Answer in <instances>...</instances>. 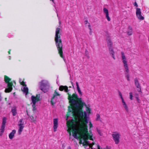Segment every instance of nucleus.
<instances>
[{
	"mask_svg": "<svg viewBox=\"0 0 149 149\" xmlns=\"http://www.w3.org/2000/svg\"><path fill=\"white\" fill-rule=\"evenodd\" d=\"M86 131H87V129H86Z\"/></svg>",
	"mask_w": 149,
	"mask_h": 149,
	"instance_id": "53",
	"label": "nucleus"
},
{
	"mask_svg": "<svg viewBox=\"0 0 149 149\" xmlns=\"http://www.w3.org/2000/svg\"><path fill=\"white\" fill-rule=\"evenodd\" d=\"M23 119L22 118L20 119L19 122V124L18 125V126H23L24 125V122H23Z\"/></svg>",
	"mask_w": 149,
	"mask_h": 149,
	"instance_id": "26",
	"label": "nucleus"
},
{
	"mask_svg": "<svg viewBox=\"0 0 149 149\" xmlns=\"http://www.w3.org/2000/svg\"><path fill=\"white\" fill-rule=\"evenodd\" d=\"M113 139L116 144H118L120 141V139L121 136L120 134L117 132H114L112 134Z\"/></svg>",
	"mask_w": 149,
	"mask_h": 149,
	"instance_id": "4",
	"label": "nucleus"
},
{
	"mask_svg": "<svg viewBox=\"0 0 149 149\" xmlns=\"http://www.w3.org/2000/svg\"><path fill=\"white\" fill-rule=\"evenodd\" d=\"M130 99L131 100H132L133 95H132V93H130Z\"/></svg>",
	"mask_w": 149,
	"mask_h": 149,
	"instance_id": "33",
	"label": "nucleus"
},
{
	"mask_svg": "<svg viewBox=\"0 0 149 149\" xmlns=\"http://www.w3.org/2000/svg\"><path fill=\"white\" fill-rule=\"evenodd\" d=\"M84 116L85 118H87V113L86 112L84 111Z\"/></svg>",
	"mask_w": 149,
	"mask_h": 149,
	"instance_id": "34",
	"label": "nucleus"
},
{
	"mask_svg": "<svg viewBox=\"0 0 149 149\" xmlns=\"http://www.w3.org/2000/svg\"><path fill=\"white\" fill-rule=\"evenodd\" d=\"M57 16L58 17V15L57 14Z\"/></svg>",
	"mask_w": 149,
	"mask_h": 149,
	"instance_id": "54",
	"label": "nucleus"
},
{
	"mask_svg": "<svg viewBox=\"0 0 149 149\" xmlns=\"http://www.w3.org/2000/svg\"><path fill=\"white\" fill-rule=\"evenodd\" d=\"M76 85L77 86V89L78 92V93H79V94L81 96L82 95V92L81 91L79 87V84H78V83L76 81Z\"/></svg>",
	"mask_w": 149,
	"mask_h": 149,
	"instance_id": "23",
	"label": "nucleus"
},
{
	"mask_svg": "<svg viewBox=\"0 0 149 149\" xmlns=\"http://www.w3.org/2000/svg\"><path fill=\"white\" fill-rule=\"evenodd\" d=\"M91 33H92V30L91 31H91L90 30V32H89L90 34V35H91Z\"/></svg>",
	"mask_w": 149,
	"mask_h": 149,
	"instance_id": "45",
	"label": "nucleus"
},
{
	"mask_svg": "<svg viewBox=\"0 0 149 149\" xmlns=\"http://www.w3.org/2000/svg\"><path fill=\"white\" fill-rule=\"evenodd\" d=\"M137 101H138V102H139V99L138 98H137Z\"/></svg>",
	"mask_w": 149,
	"mask_h": 149,
	"instance_id": "47",
	"label": "nucleus"
},
{
	"mask_svg": "<svg viewBox=\"0 0 149 149\" xmlns=\"http://www.w3.org/2000/svg\"><path fill=\"white\" fill-rule=\"evenodd\" d=\"M39 85L40 89L44 93L48 91L49 88V85L47 81L42 80L39 82Z\"/></svg>",
	"mask_w": 149,
	"mask_h": 149,
	"instance_id": "3",
	"label": "nucleus"
},
{
	"mask_svg": "<svg viewBox=\"0 0 149 149\" xmlns=\"http://www.w3.org/2000/svg\"><path fill=\"white\" fill-rule=\"evenodd\" d=\"M141 12L140 8H136V16L138 19L140 20H143L144 19V17L142 16L141 15Z\"/></svg>",
	"mask_w": 149,
	"mask_h": 149,
	"instance_id": "8",
	"label": "nucleus"
},
{
	"mask_svg": "<svg viewBox=\"0 0 149 149\" xmlns=\"http://www.w3.org/2000/svg\"><path fill=\"white\" fill-rule=\"evenodd\" d=\"M50 1H52L54 3V4H55V3L54 2V0H50Z\"/></svg>",
	"mask_w": 149,
	"mask_h": 149,
	"instance_id": "43",
	"label": "nucleus"
},
{
	"mask_svg": "<svg viewBox=\"0 0 149 149\" xmlns=\"http://www.w3.org/2000/svg\"><path fill=\"white\" fill-rule=\"evenodd\" d=\"M16 132V131L14 130H12V132L9 134V138L11 139H12L14 136V135Z\"/></svg>",
	"mask_w": 149,
	"mask_h": 149,
	"instance_id": "20",
	"label": "nucleus"
},
{
	"mask_svg": "<svg viewBox=\"0 0 149 149\" xmlns=\"http://www.w3.org/2000/svg\"><path fill=\"white\" fill-rule=\"evenodd\" d=\"M37 118V116H35V118H36V119Z\"/></svg>",
	"mask_w": 149,
	"mask_h": 149,
	"instance_id": "51",
	"label": "nucleus"
},
{
	"mask_svg": "<svg viewBox=\"0 0 149 149\" xmlns=\"http://www.w3.org/2000/svg\"><path fill=\"white\" fill-rule=\"evenodd\" d=\"M134 6H136V7H137L138 6L137 4L136 3V2H135L134 3Z\"/></svg>",
	"mask_w": 149,
	"mask_h": 149,
	"instance_id": "37",
	"label": "nucleus"
},
{
	"mask_svg": "<svg viewBox=\"0 0 149 149\" xmlns=\"http://www.w3.org/2000/svg\"><path fill=\"white\" fill-rule=\"evenodd\" d=\"M27 116H29V117L30 116H29V115L28 114V113H27Z\"/></svg>",
	"mask_w": 149,
	"mask_h": 149,
	"instance_id": "50",
	"label": "nucleus"
},
{
	"mask_svg": "<svg viewBox=\"0 0 149 149\" xmlns=\"http://www.w3.org/2000/svg\"><path fill=\"white\" fill-rule=\"evenodd\" d=\"M89 125L90 127L89 132H90V134L89 135L90 139L91 140H93V139L92 138L93 134H92V132L91 131L92 128L93 127V125L91 122H90Z\"/></svg>",
	"mask_w": 149,
	"mask_h": 149,
	"instance_id": "15",
	"label": "nucleus"
},
{
	"mask_svg": "<svg viewBox=\"0 0 149 149\" xmlns=\"http://www.w3.org/2000/svg\"><path fill=\"white\" fill-rule=\"evenodd\" d=\"M107 46L109 47V48L110 47H113L112 43L110 38H107Z\"/></svg>",
	"mask_w": 149,
	"mask_h": 149,
	"instance_id": "21",
	"label": "nucleus"
},
{
	"mask_svg": "<svg viewBox=\"0 0 149 149\" xmlns=\"http://www.w3.org/2000/svg\"><path fill=\"white\" fill-rule=\"evenodd\" d=\"M16 108L17 107L14 106L11 109V112L13 116H15L17 113Z\"/></svg>",
	"mask_w": 149,
	"mask_h": 149,
	"instance_id": "17",
	"label": "nucleus"
},
{
	"mask_svg": "<svg viewBox=\"0 0 149 149\" xmlns=\"http://www.w3.org/2000/svg\"><path fill=\"white\" fill-rule=\"evenodd\" d=\"M77 99L81 103H82V99L81 98H78V97L77 98Z\"/></svg>",
	"mask_w": 149,
	"mask_h": 149,
	"instance_id": "35",
	"label": "nucleus"
},
{
	"mask_svg": "<svg viewBox=\"0 0 149 149\" xmlns=\"http://www.w3.org/2000/svg\"><path fill=\"white\" fill-rule=\"evenodd\" d=\"M81 115L82 116H83V113L81 111H79Z\"/></svg>",
	"mask_w": 149,
	"mask_h": 149,
	"instance_id": "39",
	"label": "nucleus"
},
{
	"mask_svg": "<svg viewBox=\"0 0 149 149\" xmlns=\"http://www.w3.org/2000/svg\"><path fill=\"white\" fill-rule=\"evenodd\" d=\"M88 28L90 29V30L91 31H91L92 30L91 28V25L89 24L88 25Z\"/></svg>",
	"mask_w": 149,
	"mask_h": 149,
	"instance_id": "38",
	"label": "nucleus"
},
{
	"mask_svg": "<svg viewBox=\"0 0 149 149\" xmlns=\"http://www.w3.org/2000/svg\"><path fill=\"white\" fill-rule=\"evenodd\" d=\"M103 11L106 14V17L107 18L108 21H110L111 20V19L109 16V12L108 10L106 8H103Z\"/></svg>",
	"mask_w": 149,
	"mask_h": 149,
	"instance_id": "16",
	"label": "nucleus"
},
{
	"mask_svg": "<svg viewBox=\"0 0 149 149\" xmlns=\"http://www.w3.org/2000/svg\"><path fill=\"white\" fill-rule=\"evenodd\" d=\"M84 22H85V24H87L88 23V21L87 20H85L84 21Z\"/></svg>",
	"mask_w": 149,
	"mask_h": 149,
	"instance_id": "41",
	"label": "nucleus"
},
{
	"mask_svg": "<svg viewBox=\"0 0 149 149\" xmlns=\"http://www.w3.org/2000/svg\"><path fill=\"white\" fill-rule=\"evenodd\" d=\"M24 127V126H19V129L18 131L19 135H20L21 134Z\"/></svg>",
	"mask_w": 149,
	"mask_h": 149,
	"instance_id": "22",
	"label": "nucleus"
},
{
	"mask_svg": "<svg viewBox=\"0 0 149 149\" xmlns=\"http://www.w3.org/2000/svg\"><path fill=\"white\" fill-rule=\"evenodd\" d=\"M61 31V29L59 28L58 27L56 29L54 40L58 53L60 54V56L64 60V57L63 55L62 50L63 45L61 38L60 36L61 35V34L60 33Z\"/></svg>",
	"mask_w": 149,
	"mask_h": 149,
	"instance_id": "1",
	"label": "nucleus"
},
{
	"mask_svg": "<svg viewBox=\"0 0 149 149\" xmlns=\"http://www.w3.org/2000/svg\"><path fill=\"white\" fill-rule=\"evenodd\" d=\"M97 146L98 149H100V146H99V145H97Z\"/></svg>",
	"mask_w": 149,
	"mask_h": 149,
	"instance_id": "42",
	"label": "nucleus"
},
{
	"mask_svg": "<svg viewBox=\"0 0 149 149\" xmlns=\"http://www.w3.org/2000/svg\"><path fill=\"white\" fill-rule=\"evenodd\" d=\"M31 99L32 100V102L34 104V105L36 104V102H38L40 100V95H37L36 97L33 95H32L31 97Z\"/></svg>",
	"mask_w": 149,
	"mask_h": 149,
	"instance_id": "9",
	"label": "nucleus"
},
{
	"mask_svg": "<svg viewBox=\"0 0 149 149\" xmlns=\"http://www.w3.org/2000/svg\"><path fill=\"white\" fill-rule=\"evenodd\" d=\"M94 144V143L93 142L91 143H90L89 144V146L92 149H95V148H93V145Z\"/></svg>",
	"mask_w": 149,
	"mask_h": 149,
	"instance_id": "32",
	"label": "nucleus"
},
{
	"mask_svg": "<svg viewBox=\"0 0 149 149\" xmlns=\"http://www.w3.org/2000/svg\"><path fill=\"white\" fill-rule=\"evenodd\" d=\"M59 24L60 25L61 24V22L60 21H59Z\"/></svg>",
	"mask_w": 149,
	"mask_h": 149,
	"instance_id": "46",
	"label": "nucleus"
},
{
	"mask_svg": "<svg viewBox=\"0 0 149 149\" xmlns=\"http://www.w3.org/2000/svg\"><path fill=\"white\" fill-rule=\"evenodd\" d=\"M88 51L87 50H86L85 52V54H86V52H87Z\"/></svg>",
	"mask_w": 149,
	"mask_h": 149,
	"instance_id": "49",
	"label": "nucleus"
},
{
	"mask_svg": "<svg viewBox=\"0 0 149 149\" xmlns=\"http://www.w3.org/2000/svg\"><path fill=\"white\" fill-rule=\"evenodd\" d=\"M134 81L135 85L136 88H138L137 89L138 91L139 92H141V86L140 85V84L138 79L136 78L134 79Z\"/></svg>",
	"mask_w": 149,
	"mask_h": 149,
	"instance_id": "13",
	"label": "nucleus"
},
{
	"mask_svg": "<svg viewBox=\"0 0 149 149\" xmlns=\"http://www.w3.org/2000/svg\"><path fill=\"white\" fill-rule=\"evenodd\" d=\"M85 121L86 123H87L88 122V120L87 119V118H85Z\"/></svg>",
	"mask_w": 149,
	"mask_h": 149,
	"instance_id": "40",
	"label": "nucleus"
},
{
	"mask_svg": "<svg viewBox=\"0 0 149 149\" xmlns=\"http://www.w3.org/2000/svg\"><path fill=\"white\" fill-rule=\"evenodd\" d=\"M28 91L29 89L28 88L26 87V85H25V86H24L23 88V91L25 93L26 95L27 94L28 92Z\"/></svg>",
	"mask_w": 149,
	"mask_h": 149,
	"instance_id": "24",
	"label": "nucleus"
},
{
	"mask_svg": "<svg viewBox=\"0 0 149 149\" xmlns=\"http://www.w3.org/2000/svg\"><path fill=\"white\" fill-rule=\"evenodd\" d=\"M6 118L4 117L3 118L1 126L0 129L1 132L3 133L4 131V129L5 127L6 123Z\"/></svg>",
	"mask_w": 149,
	"mask_h": 149,
	"instance_id": "11",
	"label": "nucleus"
},
{
	"mask_svg": "<svg viewBox=\"0 0 149 149\" xmlns=\"http://www.w3.org/2000/svg\"><path fill=\"white\" fill-rule=\"evenodd\" d=\"M53 128L54 132L57 131V129L58 127V119L57 118L53 119Z\"/></svg>",
	"mask_w": 149,
	"mask_h": 149,
	"instance_id": "12",
	"label": "nucleus"
},
{
	"mask_svg": "<svg viewBox=\"0 0 149 149\" xmlns=\"http://www.w3.org/2000/svg\"><path fill=\"white\" fill-rule=\"evenodd\" d=\"M126 72H127V73H125V74H126L125 77L127 78V80L128 81H130V76L129 74H128L129 72L127 73L126 71Z\"/></svg>",
	"mask_w": 149,
	"mask_h": 149,
	"instance_id": "29",
	"label": "nucleus"
},
{
	"mask_svg": "<svg viewBox=\"0 0 149 149\" xmlns=\"http://www.w3.org/2000/svg\"><path fill=\"white\" fill-rule=\"evenodd\" d=\"M4 80L6 83H7V86L8 87L7 88L5 89V91L6 93L10 92L13 89L12 85L9 82L10 79L7 76H5L4 77Z\"/></svg>",
	"mask_w": 149,
	"mask_h": 149,
	"instance_id": "5",
	"label": "nucleus"
},
{
	"mask_svg": "<svg viewBox=\"0 0 149 149\" xmlns=\"http://www.w3.org/2000/svg\"><path fill=\"white\" fill-rule=\"evenodd\" d=\"M86 55L87 56L88 58H89V56L87 54H86Z\"/></svg>",
	"mask_w": 149,
	"mask_h": 149,
	"instance_id": "44",
	"label": "nucleus"
},
{
	"mask_svg": "<svg viewBox=\"0 0 149 149\" xmlns=\"http://www.w3.org/2000/svg\"><path fill=\"white\" fill-rule=\"evenodd\" d=\"M68 149H71V147H69L68 148Z\"/></svg>",
	"mask_w": 149,
	"mask_h": 149,
	"instance_id": "48",
	"label": "nucleus"
},
{
	"mask_svg": "<svg viewBox=\"0 0 149 149\" xmlns=\"http://www.w3.org/2000/svg\"><path fill=\"white\" fill-rule=\"evenodd\" d=\"M36 104H35L34 105V104L33 103V104L32 105V106L33 107V109L32 110L33 111V112H34L35 111H36Z\"/></svg>",
	"mask_w": 149,
	"mask_h": 149,
	"instance_id": "30",
	"label": "nucleus"
},
{
	"mask_svg": "<svg viewBox=\"0 0 149 149\" xmlns=\"http://www.w3.org/2000/svg\"><path fill=\"white\" fill-rule=\"evenodd\" d=\"M96 121L100 120L101 122H102V120H100V116L99 114H97L96 115Z\"/></svg>",
	"mask_w": 149,
	"mask_h": 149,
	"instance_id": "28",
	"label": "nucleus"
},
{
	"mask_svg": "<svg viewBox=\"0 0 149 149\" xmlns=\"http://www.w3.org/2000/svg\"><path fill=\"white\" fill-rule=\"evenodd\" d=\"M121 57L123 60V62L124 64V66L125 70V71L128 73L129 72V70L127 63V61L126 60L125 56L124 53L123 52H121Z\"/></svg>",
	"mask_w": 149,
	"mask_h": 149,
	"instance_id": "6",
	"label": "nucleus"
},
{
	"mask_svg": "<svg viewBox=\"0 0 149 149\" xmlns=\"http://www.w3.org/2000/svg\"><path fill=\"white\" fill-rule=\"evenodd\" d=\"M69 97V100L71 103L73 104V108L72 109L73 111V114L75 116L78 115L77 113V109L79 107L80 104L79 102L75 99H77L78 97L77 94H73L72 96L71 95L69 94V93H68Z\"/></svg>",
	"mask_w": 149,
	"mask_h": 149,
	"instance_id": "2",
	"label": "nucleus"
},
{
	"mask_svg": "<svg viewBox=\"0 0 149 149\" xmlns=\"http://www.w3.org/2000/svg\"><path fill=\"white\" fill-rule=\"evenodd\" d=\"M72 136L76 139H77L78 137L77 135V134L76 131H74L73 132Z\"/></svg>",
	"mask_w": 149,
	"mask_h": 149,
	"instance_id": "25",
	"label": "nucleus"
},
{
	"mask_svg": "<svg viewBox=\"0 0 149 149\" xmlns=\"http://www.w3.org/2000/svg\"><path fill=\"white\" fill-rule=\"evenodd\" d=\"M59 90L60 91L65 90V91L67 92L68 91V87L66 86H61L59 87Z\"/></svg>",
	"mask_w": 149,
	"mask_h": 149,
	"instance_id": "18",
	"label": "nucleus"
},
{
	"mask_svg": "<svg viewBox=\"0 0 149 149\" xmlns=\"http://www.w3.org/2000/svg\"><path fill=\"white\" fill-rule=\"evenodd\" d=\"M8 53H9V54H10V52H8Z\"/></svg>",
	"mask_w": 149,
	"mask_h": 149,
	"instance_id": "52",
	"label": "nucleus"
},
{
	"mask_svg": "<svg viewBox=\"0 0 149 149\" xmlns=\"http://www.w3.org/2000/svg\"><path fill=\"white\" fill-rule=\"evenodd\" d=\"M133 29L130 26H129L128 27L127 34L129 36H131L132 34Z\"/></svg>",
	"mask_w": 149,
	"mask_h": 149,
	"instance_id": "19",
	"label": "nucleus"
},
{
	"mask_svg": "<svg viewBox=\"0 0 149 149\" xmlns=\"http://www.w3.org/2000/svg\"><path fill=\"white\" fill-rule=\"evenodd\" d=\"M97 132L98 133V134L100 135V136H102V133L101 131L100 130L98 129H97Z\"/></svg>",
	"mask_w": 149,
	"mask_h": 149,
	"instance_id": "31",
	"label": "nucleus"
},
{
	"mask_svg": "<svg viewBox=\"0 0 149 149\" xmlns=\"http://www.w3.org/2000/svg\"><path fill=\"white\" fill-rule=\"evenodd\" d=\"M118 92L119 93V94L120 96V97L121 99L122 102L123 104V107H124L125 109L126 110V111L127 112H128L129 110L128 107L127 106L125 102L124 101L123 98V97L122 96L121 93L119 91H118Z\"/></svg>",
	"mask_w": 149,
	"mask_h": 149,
	"instance_id": "10",
	"label": "nucleus"
},
{
	"mask_svg": "<svg viewBox=\"0 0 149 149\" xmlns=\"http://www.w3.org/2000/svg\"><path fill=\"white\" fill-rule=\"evenodd\" d=\"M21 85H22L24 86H25V85H26L25 84V82L23 81L21 83Z\"/></svg>",
	"mask_w": 149,
	"mask_h": 149,
	"instance_id": "36",
	"label": "nucleus"
},
{
	"mask_svg": "<svg viewBox=\"0 0 149 149\" xmlns=\"http://www.w3.org/2000/svg\"><path fill=\"white\" fill-rule=\"evenodd\" d=\"M109 54L111 55L113 59L115 60V57L114 56L115 52L113 50V47H110L109 48Z\"/></svg>",
	"mask_w": 149,
	"mask_h": 149,
	"instance_id": "14",
	"label": "nucleus"
},
{
	"mask_svg": "<svg viewBox=\"0 0 149 149\" xmlns=\"http://www.w3.org/2000/svg\"><path fill=\"white\" fill-rule=\"evenodd\" d=\"M60 95V94L56 90L55 91L51 101V103L52 105H54L56 102L58 101L57 96H59Z\"/></svg>",
	"mask_w": 149,
	"mask_h": 149,
	"instance_id": "7",
	"label": "nucleus"
},
{
	"mask_svg": "<svg viewBox=\"0 0 149 149\" xmlns=\"http://www.w3.org/2000/svg\"><path fill=\"white\" fill-rule=\"evenodd\" d=\"M30 118L31 119L32 121L34 123H35L36 122V118H35L33 116H30Z\"/></svg>",
	"mask_w": 149,
	"mask_h": 149,
	"instance_id": "27",
	"label": "nucleus"
}]
</instances>
